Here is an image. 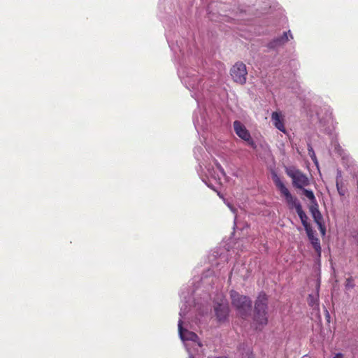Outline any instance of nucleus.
<instances>
[{
	"label": "nucleus",
	"mask_w": 358,
	"mask_h": 358,
	"mask_svg": "<svg viewBox=\"0 0 358 358\" xmlns=\"http://www.w3.org/2000/svg\"><path fill=\"white\" fill-rule=\"evenodd\" d=\"M195 291V289H188L187 292L182 291L180 293V298L184 302L179 313L178 333L189 355V358H200L203 353V348L198 336L193 331H189L187 328L193 327L191 324V320L193 318L195 319V323H196L199 320L197 313L203 315L210 310V306L207 303H197L192 307V295Z\"/></svg>",
	"instance_id": "nucleus-1"
},
{
	"label": "nucleus",
	"mask_w": 358,
	"mask_h": 358,
	"mask_svg": "<svg viewBox=\"0 0 358 358\" xmlns=\"http://www.w3.org/2000/svg\"><path fill=\"white\" fill-rule=\"evenodd\" d=\"M178 73L182 83L192 92V96L200 106L202 97H204L205 94L209 90L207 82L203 83L204 78H201L195 69L185 66H180Z\"/></svg>",
	"instance_id": "nucleus-2"
},
{
	"label": "nucleus",
	"mask_w": 358,
	"mask_h": 358,
	"mask_svg": "<svg viewBox=\"0 0 358 358\" xmlns=\"http://www.w3.org/2000/svg\"><path fill=\"white\" fill-rule=\"evenodd\" d=\"M267 296L264 293H260L255 305L254 325L256 329H261L268 323Z\"/></svg>",
	"instance_id": "nucleus-3"
},
{
	"label": "nucleus",
	"mask_w": 358,
	"mask_h": 358,
	"mask_svg": "<svg viewBox=\"0 0 358 358\" xmlns=\"http://www.w3.org/2000/svg\"><path fill=\"white\" fill-rule=\"evenodd\" d=\"M272 179L281 195L285 198L286 203L290 210L295 209L297 210L302 207L299 199L290 193L276 173L273 172L272 173Z\"/></svg>",
	"instance_id": "nucleus-4"
},
{
	"label": "nucleus",
	"mask_w": 358,
	"mask_h": 358,
	"mask_svg": "<svg viewBox=\"0 0 358 358\" xmlns=\"http://www.w3.org/2000/svg\"><path fill=\"white\" fill-rule=\"evenodd\" d=\"M231 304L235 308L238 314L241 317H245L251 310L252 302L247 296L241 295L235 290L230 292Z\"/></svg>",
	"instance_id": "nucleus-5"
},
{
	"label": "nucleus",
	"mask_w": 358,
	"mask_h": 358,
	"mask_svg": "<svg viewBox=\"0 0 358 358\" xmlns=\"http://www.w3.org/2000/svg\"><path fill=\"white\" fill-rule=\"evenodd\" d=\"M285 173L292 179L293 187L296 189H303L310 185L308 176L294 166L286 167Z\"/></svg>",
	"instance_id": "nucleus-6"
},
{
	"label": "nucleus",
	"mask_w": 358,
	"mask_h": 358,
	"mask_svg": "<svg viewBox=\"0 0 358 358\" xmlns=\"http://www.w3.org/2000/svg\"><path fill=\"white\" fill-rule=\"evenodd\" d=\"M316 115L320 124L322 127H326L324 130L328 134H331L335 129L336 122L333 119L331 109L327 106H324L320 108V111H317Z\"/></svg>",
	"instance_id": "nucleus-7"
},
{
	"label": "nucleus",
	"mask_w": 358,
	"mask_h": 358,
	"mask_svg": "<svg viewBox=\"0 0 358 358\" xmlns=\"http://www.w3.org/2000/svg\"><path fill=\"white\" fill-rule=\"evenodd\" d=\"M331 147L336 153L342 157L343 163L345 165L348 166V169L351 166V173L356 175V173L358 172V166L354 163V161L352 159V158L345 153V151L339 145L336 138L332 139Z\"/></svg>",
	"instance_id": "nucleus-8"
},
{
	"label": "nucleus",
	"mask_w": 358,
	"mask_h": 358,
	"mask_svg": "<svg viewBox=\"0 0 358 358\" xmlns=\"http://www.w3.org/2000/svg\"><path fill=\"white\" fill-rule=\"evenodd\" d=\"M231 76L236 83L241 85L245 83L247 76L245 65L243 63H236L231 69Z\"/></svg>",
	"instance_id": "nucleus-9"
},
{
	"label": "nucleus",
	"mask_w": 358,
	"mask_h": 358,
	"mask_svg": "<svg viewBox=\"0 0 358 358\" xmlns=\"http://www.w3.org/2000/svg\"><path fill=\"white\" fill-rule=\"evenodd\" d=\"M234 129L238 137L246 141L252 148H256V144L252 139L250 132L240 121L234 122Z\"/></svg>",
	"instance_id": "nucleus-10"
},
{
	"label": "nucleus",
	"mask_w": 358,
	"mask_h": 358,
	"mask_svg": "<svg viewBox=\"0 0 358 358\" xmlns=\"http://www.w3.org/2000/svg\"><path fill=\"white\" fill-rule=\"evenodd\" d=\"M215 312L219 321H224L229 315V306L224 299H220V302H217L215 306Z\"/></svg>",
	"instance_id": "nucleus-11"
},
{
	"label": "nucleus",
	"mask_w": 358,
	"mask_h": 358,
	"mask_svg": "<svg viewBox=\"0 0 358 358\" xmlns=\"http://www.w3.org/2000/svg\"><path fill=\"white\" fill-rule=\"evenodd\" d=\"M289 37L292 38V34L291 33V31L289 30L288 31H285L283 34L277 38H275L273 39L271 42L268 43V48L271 49H277L279 47H281L282 45H285L288 41Z\"/></svg>",
	"instance_id": "nucleus-12"
},
{
	"label": "nucleus",
	"mask_w": 358,
	"mask_h": 358,
	"mask_svg": "<svg viewBox=\"0 0 358 358\" xmlns=\"http://www.w3.org/2000/svg\"><path fill=\"white\" fill-rule=\"evenodd\" d=\"M271 121L276 129L283 133H286V129L284 124V116L281 112H273L271 114Z\"/></svg>",
	"instance_id": "nucleus-13"
},
{
	"label": "nucleus",
	"mask_w": 358,
	"mask_h": 358,
	"mask_svg": "<svg viewBox=\"0 0 358 358\" xmlns=\"http://www.w3.org/2000/svg\"><path fill=\"white\" fill-rule=\"evenodd\" d=\"M193 121L194 127L198 132H199L200 130H204L206 129L208 125V120L203 112H200L199 117L197 115V113H195L194 115Z\"/></svg>",
	"instance_id": "nucleus-14"
},
{
	"label": "nucleus",
	"mask_w": 358,
	"mask_h": 358,
	"mask_svg": "<svg viewBox=\"0 0 358 358\" xmlns=\"http://www.w3.org/2000/svg\"><path fill=\"white\" fill-rule=\"evenodd\" d=\"M306 230L308 238L310 240L313 247L317 253L318 256L321 255V246L320 240L315 236V231L312 229V227L308 228Z\"/></svg>",
	"instance_id": "nucleus-15"
},
{
	"label": "nucleus",
	"mask_w": 358,
	"mask_h": 358,
	"mask_svg": "<svg viewBox=\"0 0 358 358\" xmlns=\"http://www.w3.org/2000/svg\"><path fill=\"white\" fill-rule=\"evenodd\" d=\"M310 212L314 219V221L317 224V226L321 225V221L323 220L322 216L318 209V204L317 203L311 204L310 206Z\"/></svg>",
	"instance_id": "nucleus-16"
},
{
	"label": "nucleus",
	"mask_w": 358,
	"mask_h": 358,
	"mask_svg": "<svg viewBox=\"0 0 358 358\" xmlns=\"http://www.w3.org/2000/svg\"><path fill=\"white\" fill-rule=\"evenodd\" d=\"M296 212L297 213L304 229H306L308 228L311 227L310 224L308 222V217L305 213V212L303 210L302 207L296 210Z\"/></svg>",
	"instance_id": "nucleus-17"
},
{
	"label": "nucleus",
	"mask_w": 358,
	"mask_h": 358,
	"mask_svg": "<svg viewBox=\"0 0 358 358\" xmlns=\"http://www.w3.org/2000/svg\"><path fill=\"white\" fill-rule=\"evenodd\" d=\"M318 299L319 295L318 292H315L314 294H310L308 297V303L309 306H312L313 308H316L318 306Z\"/></svg>",
	"instance_id": "nucleus-18"
},
{
	"label": "nucleus",
	"mask_w": 358,
	"mask_h": 358,
	"mask_svg": "<svg viewBox=\"0 0 358 358\" xmlns=\"http://www.w3.org/2000/svg\"><path fill=\"white\" fill-rule=\"evenodd\" d=\"M301 190L303 191V194L310 200L311 204L317 203L315 196L312 190L306 189L305 187Z\"/></svg>",
	"instance_id": "nucleus-19"
},
{
	"label": "nucleus",
	"mask_w": 358,
	"mask_h": 358,
	"mask_svg": "<svg viewBox=\"0 0 358 358\" xmlns=\"http://www.w3.org/2000/svg\"><path fill=\"white\" fill-rule=\"evenodd\" d=\"M308 155L310 156V157L311 158V159L313 160L314 164L317 166H318L317 159L316 157V155H315V152L313 150V147L311 146V145L310 143L308 144Z\"/></svg>",
	"instance_id": "nucleus-20"
},
{
	"label": "nucleus",
	"mask_w": 358,
	"mask_h": 358,
	"mask_svg": "<svg viewBox=\"0 0 358 358\" xmlns=\"http://www.w3.org/2000/svg\"><path fill=\"white\" fill-rule=\"evenodd\" d=\"M345 287L347 290L352 289L355 287L354 280L352 277L347 278Z\"/></svg>",
	"instance_id": "nucleus-21"
},
{
	"label": "nucleus",
	"mask_w": 358,
	"mask_h": 358,
	"mask_svg": "<svg viewBox=\"0 0 358 358\" xmlns=\"http://www.w3.org/2000/svg\"><path fill=\"white\" fill-rule=\"evenodd\" d=\"M336 185L338 194L341 196H344L346 192V189L343 187V182L336 183Z\"/></svg>",
	"instance_id": "nucleus-22"
},
{
	"label": "nucleus",
	"mask_w": 358,
	"mask_h": 358,
	"mask_svg": "<svg viewBox=\"0 0 358 358\" xmlns=\"http://www.w3.org/2000/svg\"><path fill=\"white\" fill-rule=\"evenodd\" d=\"M203 148L201 147H196L194 149V155L195 158L197 160H199V156L201 155V153L203 152Z\"/></svg>",
	"instance_id": "nucleus-23"
},
{
	"label": "nucleus",
	"mask_w": 358,
	"mask_h": 358,
	"mask_svg": "<svg viewBox=\"0 0 358 358\" xmlns=\"http://www.w3.org/2000/svg\"><path fill=\"white\" fill-rule=\"evenodd\" d=\"M342 172L341 170L338 169L337 170V172H336V183H339V182H342Z\"/></svg>",
	"instance_id": "nucleus-24"
},
{
	"label": "nucleus",
	"mask_w": 358,
	"mask_h": 358,
	"mask_svg": "<svg viewBox=\"0 0 358 358\" xmlns=\"http://www.w3.org/2000/svg\"><path fill=\"white\" fill-rule=\"evenodd\" d=\"M216 168L222 176H225L224 169L222 167V166L220 164H218V163L216 164Z\"/></svg>",
	"instance_id": "nucleus-25"
},
{
	"label": "nucleus",
	"mask_w": 358,
	"mask_h": 358,
	"mask_svg": "<svg viewBox=\"0 0 358 358\" xmlns=\"http://www.w3.org/2000/svg\"><path fill=\"white\" fill-rule=\"evenodd\" d=\"M206 176H210L215 180H217V178L214 176L213 171L210 169H208V173H206Z\"/></svg>",
	"instance_id": "nucleus-26"
},
{
	"label": "nucleus",
	"mask_w": 358,
	"mask_h": 358,
	"mask_svg": "<svg viewBox=\"0 0 358 358\" xmlns=\"http://www.w3.org/2000/svg\"><path fill=\"white\" fill-rule=\"evenodd\" d=\"M319 227V229L320 230V231L322 232V234H324L325 233V228L323 225V223H322V221H321V225L320 226H318Z\"/></svg>",
	"instance_id": "nucleus-27"
},
{
	"label": "nucleus",
	"mask_w": 358,
	"mask_h": 358,
	"mask_svg": "<svg viewBox=\"0 0 358 358\" xmlns=\"http://www.w3.org/2000/svg\"><path fill=\"white\" fill-rule=\"evenodd\" d=\"M333 358H343V355L341 353H338Z\"/></svg>",
	"instance_id": "nucleus-28"
},
{
	"label": "nucleus",
	"mask_w": 358,
	"mask_h": 358,
	"mask_svg": "<svg viewBox=\"0 0 358 358\" xmlns=\"http://www.w3.org/2000/svg\"><path fill=\"white\" fill-rule=\"evenodd\" d=\"M227 206H229V208L231 210V211L234 212V208L230 206L229 203H227Z\"/></svg>",
	"instance_id": "nucleus-29"
},
{
	"label": "nucleus",
	"mask_w": 358,
	"mask_h": 358,
	"mask_svg": "<svg viewBox=\"0 0 358 358\" xmlns=\"http://www.w3.org/2000/svg\"><path fill=\"white\" fill-rule=\"evenodd\" d=\"M301 358H310L308 355H303Z\"/></svg>",
	"instance_id": "nucleus-30"
},
{
	"label": "nucleus",
	"mask_w": 358,
	"mask_h": 358,
	"mask_svg": "<svg viewBox=\"0 0 358 358\" xmlns=\"http://www.w3.org/2000/svg\"><path fill=\"white\" fill-rule=\"evenodd\" d=\"M202 180H203V182H205L207 184L208 187H210V185H208V183L204 180V179H202Z\"/></svg>",
	"instance_id": "nucleus-31"
},
{
	"label": "nucleus",
	"mask_w": 358,
	"mask_h": 358,
	"mask_svg": "<svg viewBox=\"0 0 358 358\" xmlns=\"http://www.w3.org/2000/svg\"><path fill=\"white\" fill-rule=\"evenodd\" d=\"M169 47H171V48L173 50V47L170 43H169Z\"/></svg>",
	"instance_id": "nucleus-32"
},
{
	"label": "nucleus",
	"mask_w": 358,
	"mask_h": 358,
	"mask_svg": "<svg viewBox=\"0 0 358 358\" xmlns=\"http://www.w3.org/2000/svg\"><path fill=\"white\" fill-rule=\"evenodd\" d=\"M248 358H250V357H248Z\"/></svg>",
	"instance_id": "nucleus-33"
}]
</instances>
